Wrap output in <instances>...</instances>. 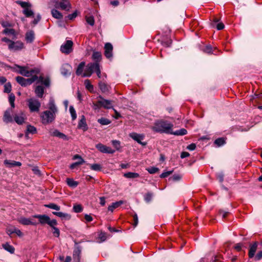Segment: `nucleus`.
<instances>
[{
    "instance_id": "37998d69",
    "label": "nucleus",
    "mask_w": 262,
    "mask_h": 262,
    "mask_svg": "<svg viewBox=\"0 0 262 262\" xmlns=\"http://www.w3.org/2000/svg\"><path fill=\"white\" fill-rule=\"evenodd\" d=\"M3 33L5 34H11L14 36L16 35L15 31L14 29L6 28L3 30Z\"/></svg>"
},
{
    "instance_id": "603ef678",
    "label": "nucleus",
    "mask_w": 262,
    "mask_h": 262,
    "mask_svg": "<svg viewBox=\"0 0 262 262\" xmlns=\"http://www.w3.org/2000/svg\"><path fill=\"white\" fill-rule=\"evenodd\" d=\"M11 84L10 82L7 83L4 85V92L6 93H10L11 91Z\"/></svg>"
},
{
    "instance_id": "393cba45",
    "label": "nucleus",
    "mask_w": 262,
    "mask_h": 262,
    "mask_svg": "<svg viewBox=\"0 0 262 262\" xmlns=\"http://www.w3.org/2000/svg\"><path fill=\"white\" fill-rule=\"evenodd\" d=\"M49 110L51 112L56 114L58 112L57 107L55 105L54 100L53 99H50L48 103Z\"/></svg>"
},
{
    "instance_id": "69168bd1",
    "label": "nucleus",
    "mask_w": 262,
    "mask_h": 262,
    "mask_svg": "<svg viewBox=\"0 0 262 262\" xmlns=\"http://www.w3.org/2000/svg\"><path fill=\"white\" fill-rule=\"evenodd\" d=\"M19 4L21 7L25 9L28 8V7L30 6V5L28 3L25 2H20Z\"/></svg>"
},
{
    "instance_id": "de8ad7c7",
    "label": "nucleus",
    "mask_w": 262,
    "mask_h": 262,
    "mask_svg": "<svg viewBox=\"0 0 262 262\" xmlns=\"http://www.w3.org/2000/svg\"><path fill=\"white\" fill-rule=\"evenodd\" d=\"M23 13L26 16L28 17L33 16L34 15V13L32 10L29 9L28 8L25 9L23 11Z\"/></svg>"
},
{
    "instance_id": "4468645a",
    "label": "nucleus",
    "mask_w": 262,
    "mask_h": 262,
    "mask_svg": "<svg viewBox=\"0 0 262 262\" xmlns=\"http://www.w3.org/2000/svg\"><path fill=\"white\" fill-rule=\"evenodd\" d=\"M35 35L33 30L28 31L25 34V39L27 43H32L35 40Z\"/></svg>"
},
{
    "instance_id": "5701e85b",
    "label": "nucleus",
    "mask_w": 262,
    "mask_h": 262,
    "mask_svg": "<svg viewBox=\"0 0 262 262\" xmlns=\"http://www.w3.org/2000/svg\"><path fill=\"white\" fill-rule=\"evenodd\" d=\"M78 127L79 128L82 129L84 131L86 130L88 128L85 118L83 115L81 116V118L78 122Z\"/></svg>"
},
{
    "instance_id": "6e6d98bb",
    "label": "nucleus",
    "mask_w": 262,
    "mask_h": 262,
    "mask_svg": "<svg viewBox=\"0 0 262 262\" xmlns=\"http://www.w3.org/2000/svg\"><path fill=\"white\" fill-rule=\"evenodd\" d=\"M172 43V40L171 39H167L166 40H162V45L166 47H170V45Z\"/></svg>"
},
{
    "instance_id": "c03bdc74",
    "label": "nucleus",
    "mask_w": 262,
    "mask_h": 262,
    "mask_svg": "<svg viewBox=\"0 0 262 262\" xmlns=\"http://www.w3.org/2000/svg\"><path fill=\"white\" fill-rule=\"evenodd\" d=\"M69 111H70V114L71 115L72 120H75L77 118V115H76V111H75L74 107L73 106L71 105L69 108Z\"/></svg>"
},
{
    "instance_id": "c85d7f7f",
    "label": "nucleus",
    "mask_w": 262,
    "mask_h": 262,
    "mask_svg": "<svg viewBox=\"0 0 262 262\" xmlns=\"http://www.w3.org/2000/svg\"><path fill=\"white\" fill-rule=\"evenodd\" d=\"M85 62H81L79 63L78 65L77 69L76 71V73L77 75H81L82 76L83 75V71L84 67H85Z\"/></svg>"
},
{
    "instance_id": "2f4dec72",
    "label": "nucleus",
    "mask_w": 262,
    "mask_h": 262,
    "mask_svg": "<svg viewBox=\"0 0 262 262\" xmlns=\"http://www.w3.org/2000/svg\"><path fill=\"white\" fill-rule=\"evenodd\" d=\"M123 202L122 201H120L118 202H116L115 203H113L111 205L108 207V210L111 212H113L114 209L118 208L121 204H122Z\"/></svg>"
},
{
    "instance_id": "f257e3e1",
    "label": "nucleus",
    "mask_w": 262,
    "mask_h": 262,
    "mask_svg": "<svg viewBox=\"0 0 262 262\" xmlns=\"http://www.w3.org/2000/svg\"><path fill=\"white\" fill-rule=\"evenodd\" d=\"M173 124L167 121L158 120L151 126V129L157 133L170 134Z\"/></svg>"
},
{
    "instance_id": "2eb2a0df",
    "label": "nucleus",
    "mask_w": 262,
    "mask_h": 262,
    "mask_svg": "<svg viewBox=\"0 0 262 262\" xmlns=\"http://www.w3.org/2000/svg\"><path fill=\"white\" fill-rule=\"evenodd\" d=\"M50 135L53 137H57L64 140L67 141L69 140V137L65 134L60 132L57 129H54L50 131Z\"/></svg>"
},
{
    "instance_id": "864d4df0",
    "label": "nucleus",
    "mask_w": 262,
    "mask_h": 262,
    "mask_svg": "<svg viewBox=\"0 0 262 262\" xmlns=\"http://www.w3.org/2000/svg\"><path fill=\"white\" fill-rule=\"evenodd\" d=\"M57 225H54L52 227H51L53 231V234H54V235L56 237H59V235H60V231L59 230L58 228H56L55 226H56Z\"/></svg>"
},
{
    "instance_id": "bf43d9fd",
    "label": "nucleus",
    "mask_w": 262,
    "mask_h": 262,
    "mask_svg": "<svg viewBox=\"0 0 262 262\" xmlns=\"http://www.w3.org/2000/svg\"><path fill=\"white\" fill-rule=\"evenodd\" d=\"M147 170L149 173L154 174L159 171V168L155 167H151L147 169Z\"/></svg>"
},
{
    "instance_id": "6ab92c4d",
    "label": "nucleus",
    "mask_w": 262,
    "mask_h": 262,
    "mask_svg": "<svg viewBox=\"0 0 262 262\" xmlns=\"http://www.w3.org/2000/svg\"><path fill=\"white\" fill-rule=\"evenodd\" d=\"M4 163L6 166V167L8 168H11L16 166L19 167L21 165V163L20 162L10 160H5L4 162Z\"/></svg>"
},
{
    "instance_id": "a211bd4d",
    "label": "nucleus",
    "mask_w": 262,
    "mask_h": 262,
    "mask_svg": "<svg viewBox=\"0 0 262 262\" xmlns=\"http://www.w3.org/2000/svg\"><path fill=\"white\" fill-rule=\"evenodd\" d=\"M258 244L257 242L254 243L253 244L250 245L248 256L250 258L254 257L255 252L257 249Z\"/></svg>"
},
{
    "instance_id": "49530a36",
    "label": "nucleus",
    "mask_w": 262,
    "mask_h": 262,
    "mask_svg": "<svg viewBox=\"0 0 262 262\" xmlns=\"http://www.w3.org/2000/svg\"><path fill=\"white\" fill-rule=\"evenodd\" d=\"M45 206L46 207L54 209L56 210H60V207L58 206L57 205L54 204V203H50L49 204L45 205Z\"/></svg>"
},
{
    "instance_id": "6e6552de",
    "label": "nucleus",
    "mask_w": 262,
    "mask_h": 262,
    "mask_svg": "<svg viewBox=\"0 0 262 262\" xmlns=\"http://www.w3.org/2000/svg\"><path fill=\"white\" fill-rule=\"evenodd\" d=\"M73 42L72 40H68L60 47V51L62 53L68 54L72 51Z\"/></svg>"
},
{
    "instance_id": "ddd939ff",
    "label": "nucleus",
    "mask_w": 262,
    "mask_h": 262,
    "mask_svg": "<svg viewBox=\"0 0 262 262\" xmlns=\"http://www.w3.org/2000/svg\"><path fill=\"white\" fill-rule=\"evenodd\" d=\"M99 103L101 104V107L105 109H110L113 108L112 101L104 99L102 96H99Z\"/></svg>"
},
{
    "instance_id": "9b49d317",
    "label": "nucleus",
    "mask_w": 262,
    "mask_h": 262,
    "mask_svg": "<svg viewBox=\"0 0 262 262\" xmlns=\"http://www.w3.org/2000/svg\"><path fill=\"white\" fill-rule=\"evenodd\" d=\"M13 108L7 109L5 112L3 116V121L6 123L12 122L13 120L11 116L13 113Z\"/></svg>"
},
{
    "instance_id": "f3484780",
    "label": "nucleus",
    "mask_w": 262,
    "mask_h": 262,
    "mask_svg": "<svg viewBox=\"0 0 262 262\" xmlns=\"http://www.w3.org/2000/svg\"><path fill=\"white\" fill-rule=\"evenodd\" d=\"M58 5L59 7L63 10L69 11L71 8V5L68 0H61Z\"/></svg>"
},
{
    "instance_id": "f704fd0d",
    "label": "nucleus",
    "mask_w": 262,
    "mask_h": 262,
    "mask_svg": "<svg viewBox=\"0 0 262 262\" xmlns=\"http://www.w3.org/2000/svg\"><path fill=\"white\" fill-rule=\"evenodd\" d=\"M51 14L53 17L57 19H62V14L59 12L58 10L56 9H52L51 11Z\"/></svg>"
},
{
    "instance_id": "f03ea898",
    "label": "nucleus",
    "mask_w": 262,
    "mask_h": 262,
    "mask_svg": "<svg viewBox=\"0 0 262 262\" xmlns=\"http://www.w3.org/2000/svg\"><path fill=\"white\" fill-rule=\"evenodd\" d=\"M33 217L38 219L39 220V223L41 225L47 224L50 227L53 226L54 225H57V222L56 220L53 219L51 220L50 217L45 214H36L33 215Z\"/></svg>"
},
{
    "instance_id": "052dcab7",
    "label": "nucleus",
    "mask_w": 262,
    "mask_h": 262,
    "mask_svg": "<svg viewBox=\"0 0 262 262\" xmlns=\"http://www.w3.org/2000/svg\"><path fill=\"white\" fill-rule=\"evenodd\" d=\"M112 144L114 147L117 149L119 150L120 147V143L119 141L117 140H113L112 141Z\"/></svg>"
},
{
    "instance_id": "dca6fc26",
    "label": "nucleus",
    "mask_w": 262,
    "mask_h": 262,
    "mask_svg": "<svg viewBox=\"0 0 262 262\" xmlns=\"http://www.w3.org/2000/svg\"><path fill=\"white\" fill-rule=\"evenodd\" d=\"M113 46L110 43H106L104 46V55L107 58L112 57Z\"/></svg>"
},
{
    "instance_id": "3c124183",
    "label": "nucleus",
    "mask_w": 262,
    "mask_h": 262,
    "mask_svg": "<svg viewBox=\"0 0 262 262\" xmlns=\"http://www.w3.org/2000/svg\"><path fill=\"white\" fill-rule=\"evenodd\" d=\"M203 51L208 54L213 53L212 48L210 45L206 46L203 49Z\"/></svg>"
},
{
    "instance_id": "e2e57ef3",
    "label": "nucleus",
    "mask_w": 262,
    "mask_h": 262,
    "mask_svg": "<svg viewBox=\"0 0 262 262\" xmlns=\"http://www.w3.org/2000/svg\"><path fill=\"white\" fill-rule=\"evenodd\" d=\"M254 260L258 261L262 258V251H259L254 256Z\"/></svg>"
},
{
    "instance_id": "13d9d810",
    "label": "nucleus",
    "mask_w": 262,
    "mask_h": 262,
    "mask_svg": "<svg viewBox=\"0 0 262 262\" xmlns=\"http://www.w3.org/2000/svg\"><path fill=\"white\" fill-rule=\"evenodd\" d=\"M73 210L75 212L79 213L82 211V207L80 205H76L73 206Z\"/></svg>"
},
{
    "instance_id": "58836bf2",
    "label": "nucleus",
    "mask_w": 262,
    "mask_h": 262,
    "mask_svg": "<svg viewBox=\"0 0 262 262\" xmlns=\"http://www.w3.org/2000/svg\"><path fill=\"white\" fill-rule=\"evenodd\" d=\"M98 122L102 125H108L111 123V121L105 118L102 117L98 119Z\"/></svg>"
},
{
    "instance_id": "473e14b6",
    "label": "nucleus",
    "mask_w": 262,
    "mask_h": 262,
    "mask_svg": "<svg viewBox=\"0 0 262 262\" xmlns=\"http://www.w3.org/2000/svg\"><path fill=\"white\" fill-rule=\"evenodd\" d=\"M124 177L126 178L134 179L139 177L140 175L138 173L128 172L124 174Z\"/></svg>"
},
{
    "instance_id": "0eeeda50",
    "label": "nucleus",
    "mask_w": 262,
    "mask_h": 262,
    "mask_svg": "<svg viewBox=\"0 0 262 262\" xmlns=\"http://www.w3.org/2000/svg\"><path fill=\"white\" fill-rule=\"evenodd\" d=\"M25 48L24 43L20 41H13L11 44L8 45V49L9 50L13 52L18 51Z\"/></svg>"
},
{
    "instance_id": "9d476101",
    "label": "nucleus",
    "mask_w": 262,
    "mask_h": 262,
    "mask_svg": "<svg viewBox=\"0 0 262 262\" xmlns=\"http://www.w3.org/2000/svg\"><path fill=\"white\" fill-rule=\"evenodd\" d=\"M96 147L97 149H98L100 152L102 153L112 154L115 152V150L113 149L112 148L107 147L101 143L97 144L96 145Z\"/></svg>"
},
{
    "instance_id": "4c0bfd02",
    "label": "nucleus",
    "mask_w": 262,
    "mask_h": 262,
    "mask_svg": "<svg viewBox=\"0 0 262 262\" xmlns=\"http://www.w3.org/2000/svg\"><path fill=\"white\" fill-rule=\"evenodd\" d=\"M53 214L61 218H67L68 219L70 218V215L61 212H53Z\"/></svg>"
},
{
    "instance_id": "a878e982",
    "label": "nucleus",
    "mask_w": 262,
    "mask_h": 262,
    "mask_svg": "<svg viewBox=\"0 0 262 262\" xmlns=\"http://www.w3.org/2000/svg\"><path fill=\"white\" fill-rule=\"evenodd\" d=\"M99 86L101 91L103 93L108 92L111 88L110 85L102 81L99 83Z\"/></svg>"
},
{
    "instance_id": "b1692460",
    "label": "nucleus",
    "mask_w": 262,
    "mask_h": 262,
    "mask_svg": "<svg viewBox=\"0 0 262 262\" xmlns=\"http://www.w3.org/2000/svg\"><path fill=\"white\" fill-rule=\"evenodd\" d=\"M19 223L24 225H36L37 224L31 220L30 219L26 217H21L19 220Z\"/></svg>"
},
{
    "instance_id": "f8f14e48",
    "label": "nucleus",
    "mask_w": 262,
    "mask_h": 262,
    "mask_svg": "<svg viewBox=\"0 0 262 262\" xmlns=\"http://www.w3.org/2000/svg\"><path fill=\"white\" fill-rule=\"evenodd\" d=\"M129 136L140 144L142 145H145L146 144V142H142L141 141L144 138V135L143 134H138L136 133H132L129 134Z\"/></svg>"
},
{
    "instance_id": "09e8293b",
    "label": "nucleus",
    "mask_w": 262,
    "mask_h": 262,
    "mask_svg": "<svg viewBox=\"0 0 262 262\" xmlns=\"http://www.w3.org/2000/svg\"><path fill=\"white\" fill-rule=\"evenodd\" d=\"M86 21V23L91 25V26H93L95 24V20L93 16H86L85 17Z\"/></svg>"
},
{
    "instance_id": "a19ab883",
    "label": "nucleus",
    "mask_w": 262,
    "mask_h": 262,
    "mask_svg": "<svg viewBox=\"0 0 262 262\" xmlns=\"http://www.w3.org/2000/svg\"><path fill=\"white\" fill-rule=\"evenodd\" d=\"M15 95L11 93L9 95V101L10 103V105H11V108H14V107H15V104H14V101H15Z\"/></svg>"
},
{
    "instance_id": "c756f323",
    "label": "nucleus",
    "mask_w": 262,
    "mask_h": 262,
    "mask_svg": "<svg viewBox=\"0 0 262 262\" xmlns=\"http://www.w3.org/2000/svg\"><path fill=\"white\" fill-rule=\"evenodd\" d=\"M187 133V131L185 128H181L179 130H177L175 132H172V129L171 130V135H174L176 136H183L186 135Z\"/></svg>"
},
{
    "instance_id": "680f3d73",
    "label": "nucleus",
    "mask_w": 262,
    "mask_h": 262,
    "mask_svg": "<svg viewBox=\"0 0 262 262\" xmlns=\"http://www.w3.org/2000/svg\"><path fill=\"white\" fill-rule=\"evenodd\" d=\"M92 107L94 110H99L100 108H101V104L99 103V100L97 101L96 102L93 103Z\"/></svg>"
},
{
    "instance_id": "4be33fe9",
    "label": "nucleus",
    "mask_w": 262,
    "mask_h": 262,
    "mask_svg": "<svg viewBox=\"0 0 262 262\" xmlns=\"http://www.w3.org/2000/svg\"><path fill=\"white\" fill-rule=\"evenodd\" d=\"M35 93L38 98H42L45 93V88L41 85H37L35 89Z\"/></svg>"
},
{
    "instance_id": "bb28decb",
    "label": "nucleus",
    "mask_w": 262,
    "mask_h": 262,
    "mask_svg": "<svg viewBox=\"0 0 262 262\" xmlns=\"http://www.w3.org/2000/svg\"><path fill=\"white\" fill-rule=\"evenodd\" d=\"M14 120L18 124H22L25 120L23 114H15L14 116Z\"/></svg>"
},
{
    "instance_id": "338daca9",
    "label": "nucleus",
    "mask_w": 262,
    "mask_h": 262,
    "mask_svg": "<svg viewBox=\"0 0 262 262\" xmlns=\"http://www.w3.org/2000/svg\"><path fill=\"white\" fill-rule=\"evenodd\" d=\"M1 25L4 27L6 28H8L9 27H11L12 25L10 23H9L8 21H3L1 23Z\"/></svg>"
},
{
    "instance_id": "0e129e2a",
    "label": "nucleus",
    "mask_w": 262,
    "mask_h": 262,
    "mask_svg": "<svg viewBox=\"0 0 262 262\" xmlns=\"http://www.w3.org/2000/svg\"><path fill=\"white\" fill-rule=\"evenodd\" d=\"M172 172H173V170L168 171H166V172H163L160 175V178H166L168 176H169L170 174H171L172 173Z\"/></svg>"
},
{
    "instance_id": "ea45409f",
    "label": "nucleus",
    "mask_w": 262,
    "mask_h": 262,
    "mask_svg": "<svg viewBox=\"0 0 262 262\" xmlns=\"http://www.w3.org/2000/svg\"><path fill=\"white\" fill-rule=\"evenodd\" d=\"M27 133L31 134H34L37 133V130L36 127H35L34 126L28 125L27 127Z\"/></svg>"
},
{
    "instance_id": "e433bc0d",
    "label": "nucleus",
    "mask_w": 262,
    "mask_h": 262,
    "mask_svg": "<svg viewBox=\"0 0 262 262\" xmlns=\"http://www.w3.org/2000/svg\"><path fill=\"white\" fill-rule=\"evenodd\" d=\"M153 196H154V194H153L152 192H147L144 195V201L146 203H149L151 201Z\"/></svg>"
},
{
    "instance_id": "8fccbe9b",
    "label": "nucleus",
    "mask_w": 262,
    "mask_h": 262,
    "mask_svg": "<svg viewBox=\"0 0 262 262\" xmlns=\"http://www.w3.org/2000/svg\"><path fill=\"white\" fill-rule=\"evenodd\" d=\"M225 143V141L222 138H217L214 141V144H216L218 146H220L224 145Z\"/></svg>"
},
{
    "instance_id": "cd10ccee",
    "label": "nucleus",
    "mask_w": 262,
    "mask_h": 262,
    "mask_svg": "<svg viewBox=\"0 0 262 262\" xmlns=\"http://www.w3.org/2000/svg\"><path fill=\"white\" fill-rule=\"evenodd\" d=\"M92 57L95 62L99 63L102 58L101 53L100 52L94 51Z\"/></svg>"
},
{
    "instance_id": "7ed1b4c3",
    "label": "nucleus",
    "mask_w": 262,
    "mask_h": 262,
    "mask_svg": "<svg viewBox=\"0 0 262 262\" xmlns=\"http://www.w3.org/2000/svg\"><path fill=\"white\" fill-rule=\"evenodd\" d=\"M55 116L56 114L50 111H44L40 115L41 122L43 124L50 123L54 120Z\"/></svg>"
},
{
    "instance_id": "423d86ee",
    "label": "nucleus",
    "mask_w": 262,
    "mask_h": 262,
    "mask_svg": "<svg viewBox=\"0 0 262 262\" xmlns=\"http://www.w3.org/2000/svg\"><path fill=\"white\" fill-rule=\"evenodd\" d=\"M97 64L98 63L97 62H91L88 63L85 67L82 77H90L92 73L95 72V69L97 67Z\"/></svg>"
},
{
    "instance_id": "72a5a7b5",
    "label": "nucleus",
    "mask_w": 262,
    "mask_h": 262,
    "mask_svg": "<svg viewBox=\"0 0 262 262\" xmlns=\"http://www.w3.org/2000/svg\"><path fill=\"white\" fill-rule=\"evenodd\" d=\"M2 246L5 250L9 252L10 253H14L15 251L14 248L8 243L4 244Z\"/></svg>"
},
{
    "instance_id": "c9c22d12",
    "label": "nucleus",
    "mask_w": 262,
    "mask_h": 262,
    "mask_svg": "<svg viewBox=\"0 0 262 262\" xmlns=\"http://www.w3.org/2000/svg\"><path fill=\"white\" fill-rule=\"evenodd\" d=\"M67 184L71 187H76L78 186V183L77 181H74L72 179L67 178Z\"/></svg>"
},
{
    "instance_id": "aec40b11",
    "label": "nucleus",
    "mask_w": 262,
    "mask_h": 262,
    "mask_svg": "<svg viewBox=\"0 0 262 262\" xmlns=\"http://www.w3.org/2000/svg\"><path fill=\"white\" fill-rule=\"evenodd\" d=\"M81 248L80 246L76 247L73 252V258L76 262H80Z\"/></svg>"
},
{
    "instance_id": "a18cd8bd",
    "label": "nucleus",
    "mask_w": 262,
    "mask_h": 262,
    "mask_svg": "<svg viewBox=\"0 0 262 262\" xmlns=\"http://www.w3.org/2000/svg\"><path fill=\"white\" fill-rule=\"evenodd\" d=\"M90 168L94 171H100L102 169L101 166L99 164H90Z\"/></svg>"
},
{
    "instance_id": "7c9ffc66",
    "label": "nucleus",
    "mask_w": 262,
    "mask_h": 262,
    "mask_svg": "<svg viewBox=\"0 0 262 262\" xmlns=\"http://www.w3.org/2000/svg\"><path fill=\"white\" fill-rule=\"evenodd\" d=\"M70 66L68 64L63 65L61 68V73L63 75L66 76L70 75L71 72L70 71Z\"/></svg>"
},
{
    "instance_id": "1a4fd4ad",
    "label": "nucleus",
    "mask_w": 262,
    "mask_h": 262,
    "mask_svg": "<svg viewBox=\"0 0 262 262\" xmlns=\"http://www.w3.org/2000/svg\"><path fill=\"white\" fill-rule=\"evenodd\" d=\"M16 66L19 69V73L26 77H29L33 73H38V71L37 70L32 69L31 71H28V68L26 67H22L20 66Z\"/></svg>"
},
{
    "instance_id": "20e7f679",
    "label": "nucleus",
    "mask_w": 262,
    "mask_h": 262,
    "mask_svg": "<svg viewBox=\"0 0 262 262\" xmlns=\"http://www.w3.org/2000/svg\"><path fill=\"white\" fill-rule=\"evenodd\" d=\"M28 79L30 85L35 81L38 80L37 83H41L46 87H49L50 85V80L48 77L45 78L43 76H40L38 77L37 75H33L30 78Z\"/></svg>"
},
{
    "instance_id": "412c9836",
    "label": "nucleus",
    "mask_w": 262,
    "mask_h": 262,
    "mask_svg": "<svg viewBox=\"0 0 262 262\" xmlns=\"http://www.w3.org/2000/svg\"><path fill=\"white\" fill-rule=\"evenodd\" d=\"M16 81L22 86H27L30 85L29 79H25L21 76L16 77Z\"/></svg>"
},
{
    "instance_id": "774afa93",
    "label": "nucleus",
    "mask_w": 262,
    "mask_h": 262,
    "mask_svg": "<svg viewBox=\"0 0 262 262\" xmlns=\"http://www.w3.org/2000/svg\"><path fill=\"white\" fill-rule=\"evenodd\" d=\"M133 221H134L133 225L134 226V227H136L138 224V217L137 214L136 213H135L133 215Z\"/></svg>"
},
{
    "instance_id": "79ce46f5",
    "label": "nucleus",
    "mask_w": 262,
    "mask_h": 262,
    "mask_svg": "<svg viewBox=\"0 0 262 262\" xmlns=\"http://www.w3.org/2000/svg\"><path fill=\"white\" fill-rule=\"evenodd\" d=\"M84 84L85 85L86 89L88 90L90 92H92L93 91V85L91 84L90 81L89 80L86 79L84 81Z\"/></svg>"
},
{
    "instance_id": "39448f33",
    "label": "nucleus",
    "mask_w": 262,
    "mask_h": 262,
    "mask_svg": "<svg viewBox=\"0 0 262 262\" xmlns=\"http://www.w3.org/2000/svg\"><path fill=\"white\" fill-rule=\"evenodd\" d=\"M28 105L31 112H37L41 106L40 102L36 99L30 98L28 100Z\"/></svg>"
},
{
    "instance_id": "5fc2aeb1",
    "label": "nucleus",
    "mask_w": 262,
    "mask_h": 262,
    "mask_svg": "<svg viewBox=\"0 0 262 262\" xmlns=\"http://www.w3.org/2000/svg\"><path fill=\"white\" fill-rule=\"evenodd\" d=\"M84 162H85V161H84V160H81V161H79V162H76L75 163H72L70 165V167L72 169H74L76 167H77V166H79L80 165L82 164Z\"/></svg>"
},
{
    "instance_id": "4d7b16f0",
    "label": "nucleus",
    "mask_w": 262,
    "mask_h": 262,
    "mask_svg": "<svg viewBox=\"0 0 262 262\" xmlns=\"http://www.w3.org/2000/svg\"><path fill=\"white\" fill-rule=\"evenodd\" d=\"M98 238L100 239L101 242H104L106 239V234L105 232H101L99 233Z\"/></svg>"
}]
</instances>
